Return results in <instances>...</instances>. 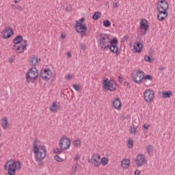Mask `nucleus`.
<instances>
[{"label":"nucleus","instance_id":"nucleus-1","mask_svg":"<svg viewBox=\"0 0 175 175\" xmlns=\"http://www.w3.org/2000/svg\"><path fill=\"white\" fill-rule=\"evenodd\" d=\"M33 151L34 153V158L38 166L43 165V160L46 158L47 150L44 145H38V141L35 140L33 142Z\"/></svg>","mask_w":175,"mask_h":175},{"label":"nucleus","instance_id":"nucleus-2","mask_svg":"<svg viewBox=\"0 0 175 175\" xmlns=\"http://www.w3.org/2000/svg\"><path fill=\"white\" fill-rule=\"evenodd\" d=\"M98 49L100 51H107L111 43L110 36L108 34H100L98 39Z\"/></svg>","mask_w":175,"mask_h":175},{"label":"nucleus","instance_id":"nucleus-3","mask_svg":"<svg viewBox=\"0 0 175 175\" xmlns=\"http://www.w3.org/2000/svg\"><path fill=\"white\" fill-rule=\"evenodd\" d=\"M21 170L20 161L11 159L5 164V170H8V175H16V170Z\"/></svg>","mask_w":175,"mask_h":175},{"label":"nucleus","instance_id":"nucleus-4","mask_svg":"<svg viewBox=\"0 0 175 175\" xmlns=\"http://www.w3.org/2000/svg\"><path fill=\"white\" fill-rule=\"evenodd\" d=\"M103 88L105 91H116L117 90V83L114 81H109L106 78L103 81Z\"/></svg>","mask_w":175,"mask_h":175},{"label":"nucleus","instance_id":"nucleus-5","mask_svg":"<svg viewBox=\"0 0 175 175\" xmlns=\"http://www.w3.org/2000/svg\"><path fill=\"white\" fill-rule=\"evenodd\" d=\"M108 50L112 54H116V57H118L120 54V51L118 50V40L117 38H113L111 39V44H109V46L108 48Z\"/></svg>","mask_w":175,"mask_h":175},{"label":"nucleus","instance_id":"nucleus-6","mask_svg":"<svg viewBox=\"0 0 175 175\" xmlns=\"http://www.w3.org/2000/svg\"><path fill=\"white\" fill-rule=\"evenodd\" d=\"M27 83H32L33 80L38 79V69L36 68H31L28 72L26 73Z\"/></svg>","mask_w":175,"mask_h":175},{"label":"nucleus","instance_id":"nucleus-7","mask_svg":"<svg viewBox=\"0 0 175 175\" xmlns=\"http://www.w3.org/2000/svg\"><path fill=\"white\" fill-rule=\"evenodd\" d=\"M75 27L76 32H77V33H80L81 36H85V33H87V31H88V27H87V25L79 23V21H76Z\"/></svg>","mask_w":175,"mask_h":175},{"label":"nucleus","instance_id":"nucleus-8","mask_svg":"<svg viewBox=\"0 0 175 175\" xmlns=\"http://www.w3.org/2000/svg\"><path fill=\"white\" fill-rule=\"evenodd\" d=\"M59 146L63 150H68L70 147V139L66 136H64L59 139Z\"/></svg>","mask_w":175,"mask_h":175},{"label":"nucleus","instance_id":"nucleus-9","mask_svg":"<svg viewBox=\"0 0 175 175\" xmlns=\"http://www.w3.org/2000/svg\"><path fill=\"white\" fill-rule=\"evenodd\" d=\"M154 94L152 90H146L144 93V99L147 103L152 102V100H154Z\"/></svg>","mask_w":175,"mask_h":175},{"label":"nucleus","instance_id":"nucleus-10","mask_svg":"<svg viewBox=\"0 0 175 175\" xmlns=\"http://www.w3.org/2000/svg\"><path fill=\"white\" fill-rule=\"evenodd\" d=\"M143 80H144V71L138 70L136 73V76L133 77V81L134 83H136V84H142L143 83Z\"/></svg>","mask_w":175,"mask_h":175},{"label":"nucleus","instance_id":"nucleus-11","mask_svg":"<svg viewBox=\"0 0 175 175\" xmlns=\"http://www.w3.org/2000/svg\"><path fill=\"white\" fill-rule=\"evenodd\" d=\"M53 76V72H51V70L47 68L44 69V71L40 72V77L43 79L45 81H49L50 79H51Z\"/></svg>","mask_w":175,"mask_h":175},{"label":"nucleus","instance_id":"nucleus-12","mask_svg":"<svg viewBox=\"0 0 175 175\" xmlns=\"http://www.w3.org/2000/svg\"><path fill=\"white\" fill-rule=\"evenodd\" d=\"M157 10H169V3L165 0L157 3Z\"/></svg>","mask_w":175,"mask_h":175},{"label":"nucleus","instance_id":"nucleus-13","mask_svg":"<svg viewBox=\"0 0 175 175\" xmlns=\"http://www.w3.org/2000/svg\"><path fill=\"white\" fill-rule=\"evenodd\" d=\"M135 163L138 167H142L146 163V157L144 154H138L135 160Z\"/></svg>","mask_w":175,"mask_h":175},{"label":"nucleus","instance_id":"nucleus-14","mask_svg":"<svg viewBox=\"0 0 175 175\" xmlns=\"http://www.w3.org/2000/svg\"><path fill=\"white\" fill-rule=\"evenodd\" d=\"M157 11L159 12L157 14V20H159V21H163L168 16L167 10H157Z\"/></svg>","mask_w":175,"mask_h":175},{"label":"nucleus","instance_id":"nucleus-15","mask_svg":"<svg viewBox=\"0 0 175 175\" xmlns=\"http://www.w3.org/2000/svg\"><path fill=\"white\" fill-rule=\"evenodd\" d=\"M147 23L148 21L146 19H141L140 21V29L144 31L142 32V35H146V31H148L150 26L147 25Z\"/></svg>","mask_w":175,"mask_h":175},{"label":"nucleus","instance_id":"nucleus-16","mask_svg":"<svg viewBox=\"0 0 175 175\" xmlns=\"http://www.w3.org/2000/svg\"><path fill=\"white\" fill-rule=\"evenodd\" d=\"M13 33H14L13 29L10 27H6L3 33V39H9V38H10Z\"/></svg>","mask_w":175,"mask_h":175},{"label":"nucleus","instance_id":"nucleus-17","mask_svg":"<svg viewBox=\"0 0 175 175\" xmlns=\"http://www.w3.org/2000/svg\"><path fill=\"white\" fill-rule=\"evenodd\" d=\"M28 46V42L25 40H23V44H21V46H18L16 49H15L16 51L21 53L24 52V50H27V47Z\"/></svg>","mask_w":175,"mask_h":175},{"label":"nucleus","instance_id":"nucleus-18","mask_svg":"<svg viewBox=\"0 0 175 175\" xmlns=\"http://www.w3.org/2000/svg\"><path fill=\"white\" fill-rule=\"evenodd\" d=\"M142 50H143V44L142 42H135L134 46L133 49V53H142Z\"/></svg>","mask_w":175,"mask_h":175},{"label":"nucleus","instance_id":"nucleus-19","mask_svg":"<svg viewBox=\"0 0 175 175\" xmlns=\"http://www.w3.org/2000/svg\"><path fill=\"white\" fill-rule=\"evenodd\" d=\"M88 162L91 163L92 166H94V167H99V166H100V163L95 159V156H92L91 159H88Z\"/></svg>","mask_w":175,"mask_h":175},{"label":"nucleus","instance_id":"nucleus-20","mask_svg":"<svg viewBox=\"0 0 175 175\" xmlns=\"http://www.w3.org/2000/svg\"><path fill=\"white\" fill-rule=\"evenodd\" d=\"M112 106L114 107V109H116L117 110H120L121 109V99L120 98H116L113 102H112Z\"/></svg>","mask_w":175,"mask_h":175},{"label":"nucleus","instance_id":"nucleus-21","mask_svg":"<svg viewBox=\"0 0 175 175\" xmlns=\"http://www.w3.org/2000/svg\"><path fill=\"white\" fill-rule=\"evenodd\" d=\"M131 164V161L129 159H124L122 161L121 166L123 169H129V165Z\"/></svg>","mask_w":175,"mask_h":175},{"label":"nucleus","instance_id":"nucleus-22","mask_svg":"<svg viewBox=\"0 0 175 175\" xmlns=\"http://www.w3.org/2000/svg\"><path fill=\"white\" fill-rule=\"evenodd\" d=\"M21 42H23V43H24V40L23 39V36L19 35L17 36L14 40H13V43L14 44H20V43H21Z\"/></svg>","mask_w":175,"mask_h":175},{"label":"nucleus","instance_id":"nucleus-23","mask_svg":"<svg viewBox=\"0 0 175 175\" xmlns=\"http://www.w3.org/2000/svg\"><path fill=\"white\" fill-rule=\"evenodd\" d=\"M49 110L52 111V113H55L57 110H59V105L55 102H53L52 105L49 107Z\"/></svg>","mask_w":175,"mask_h":175},{"label":"nucleus","instance_id":"nucleus-24","mask_svg":"<svg viewBox=\"0 0 175 175\" xmlns=\"http://www.w3.org/2000/svg\"><path fill=\"white\" fill-rule=\"evenodd\" d=\"M2 123H1V126L5 130L8 129V126H9V122L8 121V118H3L1 119Z\"/></svg>","mask_w":175,"mask_h":175},{"label":"nucleus","instance_id":"nucleus-25","mask_svg":"<svg viewBox=\"0 0 175 175\" xmlns=\"http://www.w3.org/2000/svg\"><path fill=\"white\" fill-rule=\"evenodd\" d=\"M100 16H101V13L100 12H96L94 13L92 16V18L93 20L96 21V20H99V18H100Z\"/></svg>","mask_w":175,"mask_h":175},{"label":"nucleus","instance_id":"nucleus-26","mask_svg":"<svg viewBox=\"0 0 175 175\" xmlns=\"http://www.w3.org/2000/svg\"><path fill=\"white\" fill-rule=\"evenodd\" d=\"M29 62L31 65V66H35L38 64V59L36 57L33 56L29 60Z\"/></svg>","mask_w":175,"mask_h":175},{"label":"nucleus","instance_id":"nucleus-27","mask_svg":"<svg viewBox=\"0 0 175 175\" xmlns=\"http://www.w3.org/2000/svg\"><path fill=\"white\" fill-rule=\"evenodd\" d=\"M163 98H170L172 95H173V92L172 91L163 92Z\"/></svg>","mask_w":175,"mask_h":175},{"label":"nucleus","instance_id":"nucleus-28","mask_svg":"<svg viewBox=\"0 0 175 175\" xmlns=\"http://www.w3.org/2000/svg\"><path fill=\"white\" fill-rule=\"evenodd\" d=\"M146 151H147L148 155H150L151 152H154V146H152V145H148L146 147Z\"/></svg>","mask_w":175,"mask_h":175},{"label":"nucleus","instance_id":"nucleus-29","mask_svg":"<svg viewBox=\"0 0 175 175\" xmlns=\"http://www.w3.org/2000/svg\"><path fill=\"white\" fill-rule=\"evenodd\" d=\"M100 163H101L103 165V166H106V165H107V163H109V159H107L106 157H103L100 159Z\"/></svg>","mask_w":175,"mask_h":175},{"label":"nucleus","instance_id":"nucleus-30","mask_svg":"<svg viewBox=\"0 0 175 175\" xmlns=\"http://www.w3.org/2000/svg\"><path fill=\"white\" fill-rule=\"evenodd\" d=\"M103 26L105 27V28H109L111 25V23L109 20L104 21L103 22Z\"/></svg>","mask_w":175,"mask_h":175},{"label":"nucleus","instance_id":"nucleus-31","mask_svg":"<svg viewBox=\"0 0 175 175\" xmlns=\"http://www.w3.org/2000/svg\"><path fill=\"white\" fill-rule=\"evenodd\" d=\"M144 60L146 62H153L154 59L151 58V57L148 56V55H145L144 56Z\"/></svg>","mask_w":175,"mask_h":175},{"label":"nucleus","instance_id":"nucleus-32","mask_svg":"<svg viewBox=\"0 0 175 175\" xmlns=\"http://www.w3.org/2000/svg\"><path fill=\"white\" fill-rule=\"evenodd\" d=\"M72 144L74 147H77L78 146H80V144H81V142H80V139H76L72 142Z\"/></svg>","mask_w":175,"mask_h":175},{"label":"nucleus","instance_id":"nucleus-33","mask_svg":"<svg viewBox=\"0 0 175 175\" xmlns=\"http://www.w3.org/2000/svg\"><path fill=\"white\" fill-rule=\"evenodd\" d=\"M62 150H64L63 148H60V149L57 148L53 150V152H54V154H62Z\"/></svg>","mask_w":175,"mask_h":175},{"label":"nucleus","instance_id":"nucleus-34","mask_svg":"<svg viewBox=\"0 0 175 175\" xmlns=\"http://www.w3.org/2000/svg\"><path fill=\"white\" fill-rule=\"evenodd\" d=\"M127 147L129 148H133V140L129 139L127 143Z\"/></svg>","mask_w":175,"mask_h":175},{"label":"nucleus","instance_id":"nucleus-35","mask_svg":"<svg viewBox=\"0 0 175 175\" xmlns=\"http://www.w3.org/2000/svg\"><path fill=\"white\" fill-rule=\"evenodd\" d=\"M54 159H55V161H57V162H64V159L59 157V156L58 154H56L54 157Z\"/></svg>","mask_w":175,"mask_h":175},{"label":"nucleus","instance_id":"nucleus-36","mask_svg":"<svg viewBox=\"0 0 175 175\" xmlns=\"http://www.w3.org/2000/svg\"><path fill=\"white\" fill-rule=\"evenodd\" d=\"M144 79L149 80L150 81H152V76H151L150 75H147L144 76Z\"/></svg>","mask_w":175,"mask_h":175},{"label":"nucleus","instance_id":"nucleus-37","mask_svg":"<svg viewBox=\"0 0 175 175\" xmlns=\"http://www.w3.org/2000/svg\"><path fill=\"white\" fill-rule=\"evenodd\" d=\"M72 87L75 91H80V85L77 84H73Z\"/></svg>","mask_w":175,"mask_h":175},{"label":"nucleus","instance_id":"nucleus-38","mask_svg":"<svg viewBox=\"0 0 175 175\" xmlns=\"http://www.w3.org/2000/svg\"><path fill=\"white\" fill-rule=\"evenodd\" d=\"M136 128L135 127H131L130 128V133H132V134H136Z\"/></svg>","mask_w":175,"mask_h":175},{"label":"nucleus","instance_id":"nucleus-39","mask_svg":"<svg viewBox=\"0 0 175 175\" xmlns=\"http://www.w3.org/2000/svg\"><path fill=\"white\" fill-rule=\"evenodd\" d=\"M118 80H119V83H122V81H124V77L122 76V75H120L118 77Z\"/></svg>","mask_w":175,"mask_h":175},{"label":"nucleus","instance_id":"nucleus-40","mask_svg":"<svg viewBox=\"0 0 175 175\" xmlns=\"http://www.w3.org/2000/svg\"><path fill=\"white\" fill-rule=\"evenodd\" d=\"M92 157H94V158L96 159L97 161H99V159H100V155H98L97 154H94Z\"/></svg>","mask_w":175,"mask_h":175},{"label":"nucleus","instance_id":"nucleus-41","mask_svg":"<svg viewBox=\"0 0 175 175\" xmlns=\"http://www.w3.org/2000/svg\"><path fill=\"white\" fill-rule=\"evenodd\" d=\"M113 8H114V9L118 8V2H113Z\"/></svg>","mask_w":175,"mask_h":175},{"label":"nucleus","instance_id":"nucleus-42","mask_svg":"<svg viewBox=\"0 0 175 175\" xmlns=\"http://www.w3.org/2000/svg\"><path fill=\"white\" fill-rule=\"evenodd\" d=\"M86 48L85 44H81L80 49H81V50H85Z\"/></svg>","mask_w":175,"mask_h":175},{"label":"nucleus","instance_id":"nucleus-43","mask_svg":"<svg viewBox=\"0 0 175 175\" xmlns=\"http://www.w3.org/2000/svg\"><path fill=\"white\" fill-rule=\"evenodd\" d=\"M77 171V165H75L74 167H72V172L73 173H76V172Z\"/></svg>","mask_w":175,"mask_h":175},{"label":"nucleus","instance_id":"nucleus-44","mask_svg":"<svg viewBox=\"0 0 175 175\" xmlns=\"http://www.w3.org/2000/svg\"><path fill=\"white\" fill-rule=\"evenodd\" d=\"M142 128H144L145 129L148 130V128H150V125L144 124Z\"/></svg>","mask_w":175,"mask_h":175},{"label":"nucleus","instance_id":"nucleus-45","mask_svg":"<svg viewBox=\"0 0 175 175\" xmlns=\"http://www.w3.org/2000/svg\"><path fill=\"white\" fill-rule=\"evenodd\" d=\"M135 175H140V170H135V172H134Z\"/></svg>","mask_w":175,"mask_h":175},{"label":"nucleus","instance_id":"nucleus-46","mask_svg":"<svg viewBox=\"0 0 175 175\" xmlns=\"http://www.w3.org/2000/svg\"><path fill=\"white\" fill-rule=\"evenodd\" d=\"M122 40L123 42H128V36H124Z\"/></svg>","mask_w":175,"mask_h":175},{"label":"nucleus","instance_id":"nucleus-47","mask_svg":"<svg viewBox=\"0 0 175 175\" xmlns=\"http://www.w3.org/2000/svg\"><path fill=\"white\" fill-rule=\"evenodd\" d=\"M84 20H85V18H84V17L81 18L79 20V23L83 24V23H84Z\"/></svg>","mask_w":175,"mask_h":175},{"label":"nucleus","instance_id":"nucleus-48","mask_svg":"<svg viewBox=\"0 0 175 175\" xmlns=\"http://www.w3.org/2000/svg\"><path fill=\"white\" fill-rule=\"evenodd\" d=\"M17 10H19L20 12H21V10H23V7L21 5H18L16 7Z\"/></svg>","mask_w":175,"mask_h":175},{"label":"nucleus","instance_id":"nucleus-49","mask_svg":"<svg viewBox=\"0 0 175 175\" xmlns=\"http://www.w3.org/2000/svg\"><path fill=\"white\" fill-rule=\"evenodd\" d=\"M79 159H80V156L77 154L74 158V161H79Z\"/></svg>","mask_w":175,"mask_h":175},{"label":"nucleus","instance_id":"nucleus-50","mask_svg":"<svg viewBox=\"0 0 175 175\" xmlns=\"http://www.w3.org/2000/svg\"><path fill=\"white\" fill-rule=\"evenodd\" d=\"M66 80H70V79H72V75H68L66 76Z\"/></svg>","mask_w":175,"mask_h":175},{"label":"nucleus","instance_id":"nucleus-51","mask_svg":"<svg viewBox=\"0 0 175 175\" xmlns=\"http://www.w3.org/2000/svg\"><path fill=\"white\" fill-rule=\"evenodd\" d=\"M67 57H68V58H70V57H72V53H70V52H68V53H67Z\"/></svg>","mask_w":175,"mask_h":175},{"label":"nucleus","instance_id":"nucleus-52","mask_svg":"<svg viewBox=\"0 0 175 175\" xmlns=\"http://www.w3.org/2000/svg\"><path fill=\"white\" fill-rule=\"evenodd\" d=\"M8 61H9V62H14V59H13V58H10V59H8Z\"/></svg>","mask_w":175,"mask_h":175},{"label":"nucleus","instance_id":"nucleus-53","mask_svg":"<svg viewBox=\"0 0 175 175\" xmlns=\"http://www.w3.org/2000/svg\"><path fill=\"white\" fill-rule=\"evenodd\" d=\"M17 47H18V46H17V44H14V50H16V49L17 48Z\"/></svg>","mask_w":175,"mask_h":175},{"label":"nucleus","instance_id":"nucleus-54","mask_svg":"<svg viewBox=\"0 0 175 175\" xmlns=\"http://www.w3.org/2000/svg\"><path fill=\"white\" fill-rule=\"evenodd\" d=\"M159 70L161 71V72H162V70H165V67H161V68H159Z\"/></svg>","mask_w":175,"mask_h":175},{"label":"nucleus","instance_id":"nucleus-55","mask_svg":"<svg viewBox=\"0 0 175 175\" xmlns=\"http://www.w3.org/2000/svg\"><path fill=\"white\" fill-rule=\"evenodd\" d=\"M65 35H64V34H62V36H61V38H62V39H65Z\"/></svg>","mask_w":175,"mask_h":175},{"label":"nucleus","instance_id":"nucleus-56","mask_svg":"<svg viewBox=\"0 0 175 175\" xmlns=\"http://www.w3.org/2000/svg\"><path fill=\"white\" fill-rule=\"evenodd\" d=\"M66 12H70V9H69V8H66Z\"/></svg>","mask_w":175,"mask_h":175},{"label":"nucleus","instance_id":"nucleus-57","mask_svg":"<svg viewBox=\"0 0 175 175\" xmlns=\"http://www.w3.org/2000/svg\"><path fill=\"white\" fill-rule=\"evenodd\" d=\"M124 85H129V83L125 81V82H124Z\"/></svg>","mask_w":175,"mask_h":175},{"label":"nucleus","instance_id":"nucleus-58","mask_svg":"<svg viewBox=\"0 0 175 175\" xmlns=\"http://www.w3.org/2000/svg\"><path fill=\"white\" fill-rule=\"evenodd\" d=\"M149 54H152V50H150V51H149Z\"/></svg>","mask_w":175,"mask_h":175},{"label":"nucleus","instance_id":"nucleus-59","mask_svg":"<svg viewBox=\"0 0 175 175\" xmlns=\"http://www.w3.org/2000/svg\"><path fill=\"white\" fill-rule=\"evenodd\" d=\"M14 3H18V1L17 0H15Z\"/></svg>","mask_w":175,"mask_h":175}]
</instances>
